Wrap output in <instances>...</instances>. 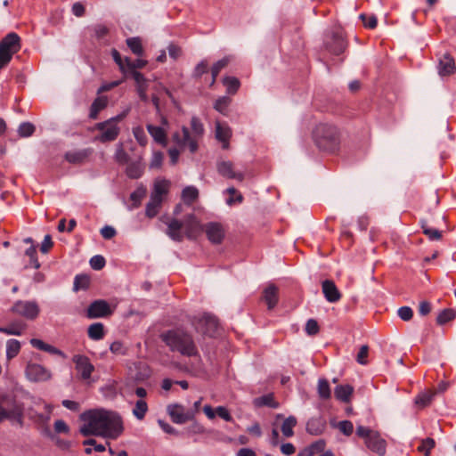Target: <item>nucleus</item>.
<instances>
[{"instance_id": "f257e3e1", "label": "nucleus", "mask_w": 456, "mask_h": 456, "mask_svg": "<svg viewBox=\"0 0 456 456\" xmlns=\"http://www.w3.org/2000/svg\"><path fill=\"white\" fill-rule=\"evenodd\" d=\"M83 425L79 432L84 436H96L109 439H117L124 430L120 415L105 409H92L80 414Z\"/></svg>"}, {"instance_id": "f03ea898", "label": "nucleus", "mask_w": 456, "mask_h": 456, "mask_svg": "<svg viewBox=\"0 0 456 456\" xmlns=\"http://www.w3.org/2000/svg\"><path fill=\"white\" fill-rule=\"evenodd\" d=\"M167 229L166 233L175 241H182L184 234L188 239H194L203 227L198 218L193 214L184 216L183 221L175 218L169 219L167 223Z\"/></svg>"}, {"instance_id": "7ed1b4c3", "label": "nucleus", "mask_w": 456, "mask_h": 456, "mask_svg": "<svg viewBox=\"0 0 456 456\" xmlns=\"http://www.w3.org/2000/svg\"><path fill=\"white\" fill-rule=\"evenodd\" d=\"M161 339L172 352L191 357L199 354L192 336L183 330H171L161 334Z\"/></svg>"}, {"instance_id": "20e7f679", "label": "nucleus", "mask_w": 456, "mask_h": 456, "mask_svg": "<svg viewBox=\"0 0 456 456\" xmlns=\"http://www.w3.org/2000/svg\"><path fill=\"white\" fill-rule=\"evenodd\" d=\"M315 145L322 151L333 152L340 142L338 128L330 124L321 123L313 131Z\"/></svg>"}, {"instance_id": "39448f33", "label": "nucleus", "mask_w": 456, "mask_h": 456, "mask_svg": "<svg viewBox=\"0 0 456 456\" xmlns=\"http://www.w3.org/2000/svg\"><path fill=\"white\" fill-rule=\"evenodd\" d=\"M126 115L127 110H125L103 122L95 124L94 128L99 131L100 134L94 137V140L103 143L115 141L120 133L118 124L126 117Z\"/></svg>"}, {"instance_id": "423d86ee", "label": "nucleus", "mask_w": 456, "mask_h": 456, "mask_svg": "<svg viewBox=\"0 0 456 456\" xmlns=\"http://www.w3.org/2000/svg\"><path fill=\"white\" fill-rule=\"evenodd\" d=\"M191 127L193 133V136L191 135L190 131L187 127L183 126L182 129L183 135L180 136L178 134H174V141L180 146H188L191 152H195L198 149V143L196 141L197 137H200L204 133V127L200 120L193 117L191 120Z\"/></svg>"}, {"instance_id": "0eeeda50", "label": "nucleus", "mask_w": 456, "mask_h": 456, "mask_svg": "<svg viewBox=\"0 0 456 456\" xmlns=\"http://www.w3.org/2000/svg\"><path fill=\"white\" fill-rule=\"evenodd\" d=\"M356 435L357 436L364 439L366 446L371 452L379 456L385 455L387 451V442L381 437L379 432L360 425L356 428Z\"/></svg>"}, {"instance_id": "6e6552de", "label": "nucleus", "mask_w": 456, "mask_h": 456, "mask_svg": "<svg viewBox=\"0 0 456 456\" xmlns=\"http://www.w3.org/2000/svg\"><path fill=\"white\" fill-rule=\"evenodd\" d=\"M20 48V37L16 33H9L0 42V69L4 68L12 60V55Z\"/></svg>"}, {"instance_id": "1a4fd4ad", "label": "nucleus", "mask_w": 456, "mask_h": 456, "mask_svg": "<svg viewBox=\"0 0 456 456\" xmlns=\"http://www.w3.org/2000/svg\"><path fill=\"white\" fill-rule=\"evenodd\" d=\"M11 311L28 321H34L40 314V307L35 300H18L12 305Z\"/></svg>"}, {"instance_id": "9d476101", "label": "nucleus", "mask_w": 456, "mask_h": 456, "mask_svg": "<svg viewBox=\"0 0 456 456\" xmlns=\"http://www.w3.org/2000/svg\"><path fill=\"white\" fill-rule=\"evenodd\" d=\"M192 325L197 332L209 337H214L217 331L219 324L215 316L209 314H204L202 316L194 317L192 320Z\"/></svg>"}, {"instance_id": "9b49d317", "label": "nucleus", "mask_w": 456, "mask_h": 456, "mask_svg": "<svg viewBox=\"0 0 456 456\" xmlns=\"http://www.w3.org/2000/svg\"><path fill=\"white\" fill-rule=\"evenodd\" d=\"M112 313L113 310L106 300L97 299L89 305L86 311V316L89 319L105 318L110 316Z\"/></svg>"}, {"instance_id": "f8f14e48", "label": "nucleus", "mask_w": 456, "mask_h": 456, "mask_svg": "<svg viewBox=\"0 0 456 456\" xmlns=\"http://www.w3.org/2000/svg\"><path fill=\"white\" fill-rule=\"evenodd\" d=\"M25 372L27 378L34 382H44L52 377L49 370L37 363H28Z\"/></svg>"}, {"instance_id": "ddd939ff", "label": "nucleus", "mask_w": 456, "mask_h": 456, "mask_svg": "<svg viewBox=\"0 0 456 456\" xmlns=\"http://www.w3.org/2000/svg\"><path fill=\"white\" fill-rule=\"evenodd\" d=\"M168 413L174 423L183 424L194 419L195 411L191 410H185L180 404H174L168 406Z\"/></svg>"}, {"instance_id": "4468645a", "label": "nucleus", "mask_w": 456, "mask_h": 456, "mask_svg": "<svg viewBox=\"0 0 456 456\" xmlns=\"http://www.w3.org/2000/svg\"><path fill=\"white\" fill-rule=\"evenodd\" d=\"M72 361L81 379L84 380L89 379L94 370V366L91 363L89 358L86 355L76 354L73 356Z\"/></svg>"}, {"instance_id": "2eb2a0df", "label": "nucleus", "mask_w": 456, "mask_h": 456, "mask_svg": "<svg viewBox=\"0 0 456 456\" xmlns=\"http://www.w3.org/2000/svg\"><path fill=\"white\" fill-rule=\"evenodd\" d=\"M346 48L344 37L338 33H333L330 39L326 42V49L334 55L341 54Z\"/></svg>"}, {"instance_id": "dca6fc26", "label": "nucleus", "mask_w": 456, "mask_h": 456, "mask_svg": "<svg viewBox=\"0 0 456 456\" xmlns=\"http://www.w3.org/2000/svg\"><path fill=\"white\" fill-rule=\"evenodd\" d=\"M218 173L226 178L236 179L238 181H243L244 175L241 172H235L233 169V164L231 161H220L217 163Z\"/></svg>"}, {"instance_id": "f3484780", "label": "nucleus", "mask_w": 456, "mask_h": 456, "mask_svg": "<svg viewBox=\"0 0 456 456\" xmlns=\"http://www.w3.org/2000/svg\"><path fill=\"white\" fill-rule=\"evenodd\" d=\"M208 239L213 243H220L224 236L223 227L218 223H208L204 227Z\"/></svg>"}, {"instance_id": "a211bd4d", "label": "nucleus", "mask_w": 456, "mask_h": 456, "mask_svg": "<svg viewBox=\"0 0 456 456\" xmlns=\"http://www.w3.org/2000/svg\"><path fill=\"white\" fill-rule=\"evenodd\" d=\"M322 293L326 300L330 303H336L340 300L341 293L338 289L334 281L325 280L322 283Z\"/></svg>"}, {"instance_id": "6ab92c4d", "label": "nucleus", "mask_w": 456, "mask_h": 456, "mask_svg": "<svg viewBox=\"0 0 456 456\" xmlns=\"http://www.w3.org/2000/svg\"><path fill=\"white\" fill-rule=\"evenodd\" d=\"M93 150L90 148L77 151H70L66 152L65 159L70 164L80 165L86 162V160L89 158Z\"/></svg>"}, {"instance_id": "aec40b11", "label": "nucleus", "mask_w": 456, "mask_h": 456, "mask_svg": "<svg viewBox=\"0 0 456 456\" xmlns=\"http://www.w3.org/2000/svg\"><path fill=\"white\" fill-rule=\"evenodd\" d=\"M232 136V131L226 124L216 122V137L218 141L223 142V149L229 148V140Z\"/></svg>"}, {"instance_id": "412c9836", "label": "nucleus", "mask_w": 456, "mask_h": 456, "mask_svg": "<svg viewBox=\"0 0 456 456\" xmlns=\"http://www.w3.org/2000/svg\"><path fill=\"white\" fill-rule=\"evenodd\" d=\"M455 70V62L449 54H444L439 61L438 73L440 76H449Z\"/></svg>"}, {"instance_id": "4be33fe9", "label": "nucleus", "mask_w": 456, "mask_h": 456, "mask_svg": "<svg viewBox=\"0 0 456 456\" xmlns=\"http://www.w3.org/2000/svg\"><path fill=\"white\" fill-rule=\"evenodd\" d=\"M147 131L154 139V141L163 146H166L167 143V131L162 126H157L151 124H148L146 126Z\"/></svg>"}, {"instance_id": "5701e85b", "label": "nucleus", "mask_w": 456, "mask_h": 456, "mask_svg": "<svg viewBox=\"0 0 456 456\" xmlns=\"http://www.w3.org/2000/svg\"><path fill=\"white\" fill-rule=\"evenodd\" d=\"M263 299L268 309H273L278 303V288L273 284L268 285L263 292Z\"/></svg>"}, {"instance_id": "b1692460", "label": "nucleus", "mask_w": 456, "mask_h": 456, "mask_svg": "<svg viewBox=\"0 0 456 456\" xmlns=\"http://www.w3.org/2000/svg\"><path fill=\"white\" fill-rule=\"evenodd\" d=\"M27 329V324L23 321H15L5 327H0V332L7 335L20 336Z\"/></svg>"}, {"instance_id": "393cba45", "label": "nucleus", "mask_w": 456, "mask_h": 456, "mask_svg": "<svg viewBox=\"0 0 456 456\" xmlns=\"http://www.w3.org/2000/svg\"><path fill=\"white\" fill-rule=\"evenodd\" d=\"M169 183L166 180L157 181L154 183L153 191L151 197L155 199V201H163V196L168 192Z\"/></svg>"}, {"instance_id": "a878e982", "label": "nucleus", "mask_w": 456, "mask_h": 456, "mask_svg": "<svg viewBox=\"0 0 456 456\" xmlns=\"http://www.w3.org/2000/svg\"><path fill=\"white\" fill-rule=\"evenodd\" d=\"M108 105V98L106 96L97 97L92 103L90 108L89 118L91 119H96L100 111L104 110Z\"/></svg>"}, {"instance_id": "bb28decb", "label": "nucleus", "mask_w": 456, "mask_h": 456, "mask_svg": "<svg viewBox=\"0 0 456 456\" xmlns=\"http://www.w3.org/2000/svg\"><path fill=\"white\" fill-rule=\"evenodd\" d=\"M354 392V387L350 385H339L335 388V397L344 403L350 401L351 395Z\"/></svg>"}, {"instance_id": "cd10ccee", "label": "nucleus", "mask_w": 456, "mask_h": 456, "mask_svg": "<svg viewBox=\"0 0 456 456\" xmlns=\"http://www.w3.org/2000/svg\"><path fill=\"white\" fill-rule=\"evenodd\" d=\"M143 173V166L141 161H133L128 163L126 174L131 179H138Z\"/></svg>"}, {"instance_id": "c85d7f7f", "label": "nucleus", "mask_w": 456, "mask_h": 456, "mask_svg": "<svg viewBox=\"0 0 456 456\" xmlns=\"http://www.w3.org/2000/svg\"><path fill=\"white\" fill-rule=\"evenodd\" d=\"M88 337L93 340H100L104 337V326L101 322L91 324L87 330Z\"/></svg>"}, {"instance_id": "c756f323", "label": "nucleus", "mask_w": 456, "mask_h": 456, "mask_svg": "<svg viewBox=\"0 0 456 456\" xmlns=\"http://www.w3.org/2000/svg\"><path fill=\"white\" fill-rule=\"evenodd\" d=\"M198 197L199 190L194 186H187L182 191V198L186 205H191Z\"/></svg>"}, {"instance_id": "7c9ffc66", "label": "nucleus", "mask_w": 456, "mask_h": 456, "mask_svg": "<svg viewBox=\"0 0 456 456\" xmlns=\"http://www.w3.org/2000/svg\"><path fill=\"white\" fill-rule=\"evenodd\" d=\"M297 423V419L294 416H289L285 419L281 428L283 436L286 437L293 436V428L296 427Z\"/></svg>"}, {"instance_id": "2f4dec72", "label": "nucleus", "mask_w": 456, "mask_h": 456, "mask_svg": "<svg viewBox=\"0 0 456 456\" xmlns=\"http://www.w3.org/2000/svg\"><path fill=\"white\" fill-rule=\"evenodd\" d=\"M229 62H230V57L226 56V57L219 60L213 65V67L211 69L212 81L210 83V86H212L215 84L218 74L224 68H225L229 64Z\"/></svg>"}, {"instance_id": "473e14b6", "label": "nucleus", "mask_w": 456, "mask_h": 456, "mask_svg": "<svg viewBox=\"0 0 456 456\" xmlns=\"http://www.w3.org/2000/svg\"><path fill=\"white\" fill-rule=\"evenodd\" d=\"M436 394V392L432 390L422 392L415 398V403L419 407H426L430 403Z\"/></svg>"}, {"instance_id": "72a5a7b5", "label": "nucleus", "mask_w": 456, "mask_h": 456, "mask_svg": "<svg viewBox=\"0 0 456 456\" xmlns=\"http://www.w3.org/2000/svg\"><path fill=\"white\" fill-rule=\"evenodd\" d=\"M20 350V343L17 339H9L6 343V357L8 360L14 358Z\"/></svg>"}, {"instance_id": "f704fd0d", "label": "nucleus", "mask_w": 456, "mask_h": 456, "mask_svg": "<svg viewBox=\"0 0 456 456\" xmlns=\"http://www.w3.org/2000/svg\"><path fill=\"white\" fill-rule=\"evenodd\" d=\"M423 233L431 240H439L442 238V232L428 225L426 221H421Z\"/></svg>"}, {"instance_id": "c9c22d12", "label": "nucleus", "mask_w": 456, "mask_h": 456, "mask_svg": "<svg viewBox=\"0 0 456 456\" xmlns=\"http://www.w3.org/2000/svg\"><path fill=\"white\" fill-rule=\"evenodd\" d=\"M147 411V403L144 400L140 399L135 403L134 408L133 409V414L137 419L142 420L144 419Z\"/></svg>"}, {"instance_id": "e433bc0d", "label": "nucleus", "mask_w": 456, "mask_h": 456, "mask_svg": "<svg viewBox=\"0 0 456 456\" xmlns=\"http://www.w3.org/2000/svg\"><path fill=\"white\" fill-rule=\"evenodd\" d=\"M456 317L455 310L452 308L444 309L437 316L436 322L439 325H444L448 322L452 321Z\"/></svg>"}, {"instance_id": "4c0bfd02", "label": "nucleus", "mask_w": 456, "mask_h": 456, "mask_svg": "<svg viewBox=\"0 0 456 456\" xmlns=\"http://www.w3.org/2000/svg\"><path fill=\"white\" fill-rule=\"evenodd\" d=\"M90 279L86 274H77L74 279L73 289L78 291L80 289H86L89 287Z\"/></svg>"}, {"instance_id": "58836bf2", "label": "nucleus", "mask_w": 456, "mask_h": 456, "mask_svg": "<svg viewBox=\"0 0 456 456\" xmlns=\"http://www.w3.org/2000/svg\"><path fill=\"white\" fill-rule=\"evenodd\" d=\"M30 344L33 347L37 348L42 351H45V352H48V353H52V354L60 353V351L57 348L53 347L51 345L45 343L44 341H42L38 338H32L30 340Z\"/></svg>"}, {"instance_id": "ea45409f", "label": "nucleus", "mask_w": 456, "mask_h": 456, "mask_svg": "<svg viewBox=\"0 0 456 456\" xmlns=\"http://www.w3.org/2000/svg\"><path fill=\"white\" fill-rule=\"evenodd\" d=\"M126 45L134 54L138 56L142 55L143 48L142 46V42L139 37L127 38Z\"/></svg>"}, {"instance_id": "a19ab883", "label": "nucleus", "mask_w": 456, "mask_h": 456, "mask_svg": "<svg viewBox=\"0 0 456 456\" xmlns=\"http://www.w3.org/2000/svg\"><path fill=\"white\" fill-rule=\"evenodd\" d=\"M223 83L226 86L227 93L231 94H234L240 85L239 79L234 77H225Z\"/></svg>"}, {"instance_id": "79ce46f5", "label": "nucleus", "mask_w": 456, "mask_h": 456, "mask_svg": "<svg viewBox=\"0 0 456 456\" xmlns=\"http://www.w3.org/2000/svg\"><path fill=\"white\" fill-rule=\"evenodd\" d=\"M230 103H231V99L229 97L222 96V97H219L216 101V102L214 104V109L216 110H217L218 112H220L221 114L225 115L227 108L230 105Z\"/></svg>"}, {"instance_id": "37998d69", "label": "nucleus", "mask_w": 456, "mask_h": 456, "mask_svg": "<svg viewBox=\"0 0 456 456\" xmlns=\"http://www.w3.org/2000/svg\"><path fill=\"white\" fill-rule=\"evenodd\" d=\"M318 394L322 399H329L330 397V388L327 379H321L318 382Z\"/></svg>"}, {"instance_id": "c03bdc74", "label": "nucleus", "mask_w": 456, "mask_h": 456, "mask_svg": "<svg viewBox=\"0 0 456 456\" xmlns=\"http://www.w3.org/2000/svg\"><path fill=\"white\" fill-rule=\"evenodd\" d=\"M126 72H133V70H136L137 69H142L146 65V61L137 59L135 61H132L128 57L125 58Z\"/></svg>"}, {"instance_id": "a18cd8bd", "label": "nucleus", "mask_w": 456, "mask_h": 456, "mask_svg": "<svg viewBox=\"0 0 456 456\" xmlns=\"http://www.w3.org/2000/svg\"><path fill=\"white\" fill-rule=\"evenodd\" d=\"M161 203L162 202H160V201H158V202L155 201V199L151 197V200L146 206L147 216L154 217L158 214L159 208H160Z\"/></svg>"}, {"instance_id": "49530a36", "label": "nucleus", "mask_w": 456, "mask_h": 456, "mask_svg": "<svg viewBox=\"0 0 456 456\" xmlns=\"http://www.w3.org/2000/svg\"><path fill=\"white\" fill-rule=\"evenodd\" d=\"M435 444L436 443L433 438H426L418 447V451L422 452L425 456H428L430 451L435 447Z\"/></svg>"}, {"instance_id": "de8ad7c7", "label": "nucleus", "mask_w": 456, "mask_h": 456, "mask_svg": "<svg viewBox=\"0 0 456 456\" xmlns=\"http://www.w3.org/2000/svg\"><path fill=\"white\" fill-rule=\"evenodd\" d=\"M90 265L95 271L102 270L106 264L105 258L101 255H95L90 259Z\"/></svg>"}, {"instance_id": "09e8293b", "label": "nucleus", "mask_w": 456, "mask_h": 456, "mask_svg": "<svg viewBox=\"0 0 456 456\" xmlns=\"http://www.w3.org/2000/svg\"><path fill=\"white\" fill-rule=\"evenodd\" d=\"M35 131V126L28 122H23L19 126V134L20 136L27 137L30 136Z\"/></svg>"}, {"instance_id": "8fccbe9b", "label": "nucleus", "mask_w": 456, "mask_h": 456, "mask_svg": "<svg viewBox=\"0 0 456 456\" xmlns=\"http://www.w3.org/2000/svg\"><path fill=\"white\" fill-rule=\"evenodd\" d=\"M25 254L29 257L30 264L33 265V267L35 269H38L40 267V264L37 260L36 248L34 246L29 247L27 248Z\"/></svg>"}, {"instance_id": "3c124183", "label": "nucleus", "mask_w": 456, "mask_h": 456, "mask_svg": "<svg viewBox=\"0 0 456 456\" xmlns=\"http://www.w3.org/2000/svg\"><path fill=\"white\" fill-rule=\"evenodd\" d=\"M338 429L346 436H351L354 431V425L350 420H342L338 423Z\"/></svg>"}, {"instance_id": "603ef678", "label": "nucleus", "mask_w": 456, "mask_h": 456, "mask_svg": "<svg viewBox=\"0 0 456 456\" xmlns=\"http://www.w3.org/2000/svg\"><path fill=\"white\" fill-rule=\"evenodd\" d=\"M360 19L362 20L364 26L368 28H375L378 24V20L376 16L370 15L368 16L364 13L360 14Z\"/></svg>"}, {"instance_id": "864d4df0", "label": "nucleus", "mask_w": 456, "mask_h": 456, "mask_svg": "<svg viewBox=\"0 0 456 456\" xmlns=\"http://www.w3.org/2000/svg\"><path fill=\"white\" fill-rule=\"evenodd\" d=\"M368 354H369V346L367 345L362 346L360 347L359 352L356 356L357 362L362 365L367 364Z\"/></svg>"}, {"instance_id": "5fc2aeb1", "label": "nucleus", "mask_w": 456, "mask_h": 456, "mask_svg": "<svg viewBox=\"0 0 456 456\" xmlns=\"http://www.w3.org/2000/svg\"><path fill=\"white\" fill-rule=\"evenodd\" d=\"M398 316L404 322L410 321L413 316V311L410 306H402L397 310Z\"/></svg>"}, {"instance_id": "6e6d98bb", "label": "nucleus", "mask_w": 456, "mask_h": 456, "mask_svg": "<svg viewBox=\"0 0 456 456\" xmlns=\"http://www.w3.org/2000/svg\"><path fill=\"white\" fill-rule=\"evenodd\" d=\"M319 325L318 322L314 319H309L306 322L305 324V332L310 335L314 336L316 335L319 332Z\"/></svg>"}, {"instance_id": "4d7b16f0", "label": "nucleus", "mask_w": 456, "mask_h": 456, "mask_svg": "<svg viewBox=\"0 0 456 456\" xmlns=\"http://www.w3.org/2000/svg\"><path fill=\"white\" fill-rule=\"evenodd\" d=\"M110 349L111 353L114 354H119L124 355L126 353V348L124 346L123 343L120 341H114L110 346Z\"/></svg>"}, {"instance_id": "13d9d810", "label": "nucleus", "mask_w": 456, "mask_h": 456, "mask_svg": "<svg viewBox=\"0 0 456 456\" xmlns=\"http://www.w3.org/2000/svg\"><path fill=\"white\" fill-rule=\"evenodd\" d=\"M163 153L161 151H154L150 164L151 168H159L163 161Z\"/></svg>"}, {"instance_id": "bf43d9fd", "label": "nucleus", "mask_w": 456, "mask_h": 456, "mask_svg": "<svg viewBox=\"0 0 456 456\" xmlns=\"http://www.w3.org/2000/svg\"><path fill=\"white\" fill-rule=\"evenodd\" d=\"M111 53H112V57L115 61V62L118 65L121 71L126 73V66L125 59H122L120 53L116 49H113Z\"/></svg>"}, {"instance_id": "052dcab7", "label": "nucleus", "mask_w": 456, "mask_h": 456, "mask_svg": "<svg viewBox=\"0 0 456 456\" xmlns=\"http://www.w3.org/2000/svg\"><path fill=\"white\" fill-rule=\"evenodd\" d=\"M134 135L135 137V139L137 140V142H139L140 145H146L147 143V136L143 131L142 128L141 127H136L134 129Z\"/></svg>"}, {"instance_id": "680f3d73", "label": "nucleus", "mask_w": 456, "mask_h": 456, "mask_svg": "<svg viewBox=\"0 0 456 456\" xmlns=\"http://www.w3.org/2000/svg\"><path fill=\"white\" fill-rule=\"evenodd\" d=\"M101 235L105 239V240H110L112 239L117 232L115 230V228H113L112 226H110V225H105L103 226L101 231Z\"/></svg>"}, {"instance_id": "e2e57ef3", "label": "nucleus", "mask_w": 456, "mask_h": 456, "mask_svg": "<svg viewBox=\"0 0 456 456\" xmlns=\"http://www.w3.org/2000/svg\"><path fill=\"white\" fill-rule=\"evenodd\" d=\"M216 414H217L220 418L224 419L225 421H232V417L228 411V410L224 406H218L216 408Z\"/></svg>"}, {"instance_id": "0e129e2a", "label": "nucleus", "mask_w": 456, "mask_h": 456, "mask_svg": "<svg viewBox=\"0 0 456 456\" xmlns=\"http://www.w3.org/2000/svg\"><path fill=\"white\" fill-rule=\"evenodd\" d=\"M208 71V65L206 61H200L194 69V76L200 77L203 74Z\"/></svg>"}, {"instance_id": "69168bd1", "label": "nucleus", "mask_w": 456, "mask_h": 456, "mask_svg": "<svg viewBox=\"0 0 456 456\" xmlns=\"http://www.w3.org/2000/svg\"><path fill=\"white\" fill-rule=\"evenodd\" d=\"M134 80L135 81L136 87L140 86H147L148 81L143 77V75L137 70H133V72L130 73Z\"/></svg>"}, {"instance_id": "338daca9", "label": "nucleus", "mask_w": 456, "mask_h": 456, "mask_svg": "<svg viewBox=\"0 0 456 456\" xmlns=\"http://www.w3.org/2000/svg\"><path fill=\"white\" fill-rule=\"evenodd\" d=\"M144 196V191L136 190L130 195V200L134 202V207L137 208Z\"/></svg>"}, {"instance_id": "774afa93", "label": "nucleus", "mask_w": 456, "mask_h": 456, "mask_svg": "<svg viewBox=\"0 0 456 456\" xmlns=\"http://www.w3.org/2000/svg\"><path fill=\"white\" fill-rule=\"evenodd\" d=\"M54 430L56 433L67 434L69 431V428L64 420L58 419L54 422Z\"/></svg>"}]
</instances>
